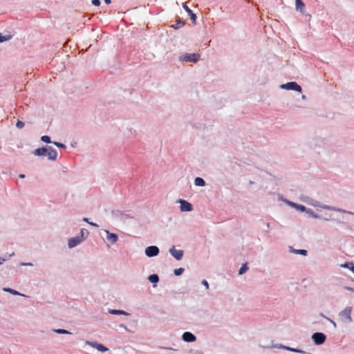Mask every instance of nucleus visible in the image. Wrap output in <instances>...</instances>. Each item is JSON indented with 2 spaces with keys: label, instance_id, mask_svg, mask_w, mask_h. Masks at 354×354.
<instances>
[{
  "label": "nucleus",
  "instance_id": "nucleus-33",
  "mask_svg": "<svg viewBox=\"0 0 354 354\" xmlns=\"http://www.w3.org/2000/svg\"><path fill=\"white\" fill-rule=\"evenodd\" d=\"M298 209H299L301 211H304L305 209V207L304 205H298Z\"/></svg>",
  "mask_w": 354,
  "mask_h": 354
},
{
  "label": "nucleus",
  "instance_id": "nucleus-22",
  "mask_svg": "<svg viewBox=\"0 0 354 354\" xmlns=\"http://www.w3.org/2000/svg\"><path fill=\"white\" fill-rule=\"evenodd\" d=\"M185 25L184 22H182L180 19L176 21V24L174 26L175 29H178Z\"/></svg>",
  "mask_w": 354,
  "mask_h": 354
},
{
  "label": "nucleus",
  "instance_id": "nucleus-28",
  "mask_svg": "<svg viewBox=\"0 0 354 354\" xmlns=\"http://www.w3.org/2000/svg\"><path fill=\"white\" fill-rule=\"evenodd\" d=\"M55 332L59 334H69L70 333V332H68V330H64V329H57V330H55Z\"/></svg>",
  "mask_w": 354,
  "mask_h": 354
},
{
  "label": "nucleus",
  "instance_id": "nucleus-11",
  "mask_svg": "<svg viewBox=\"0 0 354 354\" xmlns=\"http://www.w3.org/2000/svg\"><path fill=\"white\" fill-rule=\"evenodd\" d=\"M183 339L187 342H192L196 340V337L189 332H185L183 335Z\"/></svg>",
  "mask_w": 354,
  "mask_h": 354
},
{
  "label": "nucleus",
  "instance_id": "nucleus-32",
  "mask_svg": "<svg viewBox=\"0 0 354 354\" xmlns=\"http://www.w3.org/2000/svg\"><path fill=\"white\" fill-rule=\"evenodd\" d=\"M202 283L206 287L207 289L209 288V284L206 280H203Z\"/></svg>",
  "mask_w": 354,
  "mask_h": 354
},
{
  "label": "nucleus",
  "instance_id": "nucleus-6",
  "mask_svg": "<svg viewBox=\"0 0 354 354\" xmlns=\"http://www.w3.org/2000/svg\"><path fill=\"white\" fill-rule=\"evenodd\" d=\"M179 203L181 212H190L193 209L192 205L190 203L183 199H180Z\"/></svg>",
  "mask_w": 354,
  "mask_h": 354
},
{
  "label": "nucleus",
  "instance_id": "nucleus-23",
  "mask_svg": "<svg viewBox=\"0 0 354 354\" xmlns=\"http://www.w3.org/2000/svg\"><path fill=\"white\" fill-rule=\"evenodd\" d=\"M4 290H5L6 292H8L12 293V295H20V293H19V292H18L17 291H16V290H12V289H11V288H5V289H4Z\"/></svg>",
  "mask_w": 354,
  "mask_h": 354
},
{
  "label": "nucleus",
  "instance_id": "nucleus-34",
  "mask_svg": "<svg viewBox=\"0 0 354 354\" xmlns=\"http://www.w3.org/2000/svg\"><path fill=\"white\" fill-rule=\"evenodd\" d=\"M89 224L93 225V226L97 227V225L96 223H92V222H89Z\"/></svg>",
  "mask_w": 354,
  "mask_h": 354
},
{
  "label": "nucleus",
  "instance_id": "nucleus-30",
  "mask_svg": "<svg viewBox=\"0 0 354 354\" xmlns=\"http://www.w3.org/2000/svg\"><path fill=\"white\" fill-rule=\"evenodd\" d=\"M54 145H55L57 147H60V148H66V146L65 145L62 144V143H60V142H53Z\"/></svg>",
  "mask_w": 354,
  "mask_h": 354
},
{
  "label": "nucleus",
  "instance_id": "nucleus-13",
  "mask_svg": "<svg viewBox=\"0 0 354 354\" xmlns=\"http://www.w3.org/2000/svg\"><path fill=\"white\" fill-rule=\"evenodd\" d=\"M106 233L107 234L106 239L108 241H109L111 243H115L117 242L118 237L116 234L111 233L109 231H106Z\"/></svg>",
  "mask_w": 354,
  "mask_h": 354
},
{
  "label": "nucleus",
  "instance_id": "nucleus-21",
  "mask_svg": "<svg viewBox=\"0 0 354 354\" xmlns=\"http://www.w3.org/2000/svg\"><path fill=\"white\" fill-rule=\"evenodd\" d=\"M248 270V266H247V263H245V264H243V265L241 267V268H240V270H239V274H243V273H245Z\"/></svg>",
  "mask_w": 354,
  "mask_h": 354
},
{
  "label": "nucleus",
  "instance_id": "nucleus-38",
  "mask_svg": "<svg viewBox=\"0 0 354 354\" xmlns=\"http://www.w3.org/2000/svg\"><path fill=\"white\" fill-rule=\"evenodd\" d=\"M25 177L24 174H20L19 178H24Z\"/></svg>",
  "mask_w": 354,
  "mask_h": 354
},
{
  "label": "nucleus",
  "instance_id": "nucleus-14",
  "mask_svg": "<svg viewBox=\"0 0 354 354\" xmlns=\"http://www.w3.org/2000/svg\"><path fill=\"white\" fill-rule=\"evenodd\" d=\"M109 313L113 315H129V314L124 310H114V309H110L109 310Z\"/></svg>",
  "mask_w": 354,
  "mask_h": 354
},
{
  "label": "nucleus",
  "instance_id": "nucleus-2",
  "mask_svg": "<svg viewBox=\"0 0 354 354\" xmlns=\"http://www.w3.org/2000/svg\"><path fill=\"white\" fill-rule=\"evenodd\" d=\"M201 57L198 53H187L182 57V60L189 62H196Z\"/></svg>",
  "mask_w": 354,
  "mask_h": 354
},
{
  "label": "nucleus",
  "instance_id": "nucleus-20",
  "mask_svg": "<svg viewBox=\"0 0 354 354\" xmlns=\"http://www.w3.org/2000/svg\"><path fill=\"white\" fill-rule=\"evenodd\" d=\"M291 251L295 254H302L304 256L307 255V250H295L292 249Z\"/></svg>",
  "mask_w": 354,
  "mask_h": 354
},
{
  "label": "nucleus",
  "instance_id": "nucleus-17",
  "mask_svg": "<svg viewBox=\"0 0 354 354\" xmlns=\"http://www.w3.org/2000/svg\"><path fill=\"white\" fill-rule=\"evenodd\" d=\"M296 8L297 10H299L301 12H303L305 8V5L301 1V0H296Z\"/></svg>",
  "mask_w": 354,
  "mask_h": 354
},
{
  "label": "nucleus",
  "instance_id": "nucleus-5",
  "mask_svg": "<svg viewBox=\"0 0 354 354\" xmlns=\"http://www.w3.org/2000/svg\"><path fill=\"white\" fill-rule=\"evenodd\" d=\"M159 249L157 246H149L145 249V254L149 257H152L158 255Z\"/></svg>",
  "mask_w": 354,
  "mask_h": 354
},
{
  "label": "nucleus",
  "instance_id": "nucleus-9",
  "mask_svg": "<svg viewBox=\"0 0 354 354\" xmlns=\"http://www.w3.org/2000/svg\"><path fill=\"white\" fill-rule=\"evenodd\" d=\"M46 155L48 156V159L51 160H55L57 156V152L55 149L52 147H48L46 151Z\"/></svg>",
  "mask_w": 354,
  "mask_h": 354
},
{
  "label": "nucleus",
  "instance_id": "nucleus-1",
  "mask_svg": "<svg viewBox=\"0 0 354 354\" xmlns=\"http://www.w3.org/2000/svg\"><path fill=\"white\" fill-rule=\"evenodd\" d=\"M351 307H346L344 310L339 313V316L342 322L344 323H350L352 322L351 318Z\"/></svg>",
  "mask_w": 354,
  "mask_h": 354
},
{
  "label": "nucleus",
  "instance_id": "nucleus-4",
  "mask_svg": "<svg viewBox=\"0 0 354 354\" xmlns=\"http://www.w3.org/2000/svg\"><path fill=\"white\" fill-rule=\"evenodd\" d=\"M312 339L316 344L319 345L325 342L326 336L322 333H315L313 335Z\"/></svg>",
  "mask_w": 354,
  "mask_h": 354
},
{
  "label": "nucleus",
  "instance_id": "nucleus-31",
  "mask_svg": "<svg viewBox=\"0 0 354 354\" xmlns=\"http://www.w3.org/2000/svg\"><path fill=\"white\" fill-rule=\"evenodd\" d=\"M92 3H93L94 6H100V0H93V1H92Z\"/></svg>",
  "mask_w": 354,
  "mask_h": 354
},
{
  "label": "nucleus",
  "instance_id": "nucleus-3",
  "mask_svg": "<svg viewBox=\"0 0 354 354\" xmlns=\"http://www.w3.org/2000/svg\"><path fill=\"white\" fill-rule=\"evenodd\" d=\"M282 88L301 92V87L295 82H288L281 86Z\"/></svg>",
  "mask_w": 354,
  "mask_h": 354
},
{
  "label": "nucleus",
  "instance_id": "nucleus-15",
  "mask_svg": "<svg viewBox=\"0 0 354 354\" xmlns=\"http://www.w3.org/2000/svg\"><path fill=\"white\" fill-rule=\"evenodd\" d=\"M46 151L47 149L45 147L39 148L35 151L34 154L37 156H45Z\"/></svg>",
  "mask_w": 354,
  "mask_h": 354
},
{
  "label": "nucleus",
  "instance_id": "nucleus-7",
  "mask_svg": "<svg viewBox=\"0 0 354 354\" xmlns=\"http://www.w3.org/2000/svg\"><path fill=\"white\" fill-rule=\"evenodd\" d=\"M86 344L93 347V348H97L99 351H101V352H105L109 350V348L107 347H106L104 345L99 344L96 342L86 341Z\"/></svg>",
  "mask_w": 354,
  "mask_h": 354
},
{
  "label": "nucleus",
  "instance_id": "nucleus-8",
  "mask_svg": "<svg viewBox=\"0 0 354 354\" xmlns=\"http://www.w3.org/2000/svg\"><path fill=\"white\" fill-rule=\"evenodd\" d=\"M169 252L176 260H181L183 258V251L181 250H176L174 246L170 248Z\"/></svg>",
  "mask_w": 354,
  "mask_h": 354
},
{
  "label": "nucleus",
  "instance_id": "nucleus-25",
  "mask_svg": "<svg viewBox=\"0 0 354 354\" xmlns=\"http://www.w3.org/2000/svg\"><path fill=\"white\" fill-rule=\"evenodd\" d=\"M184 272V268H180L174 270V274L177 276L180 275Z\"/></svg>",
  "mask_w": 354,
  "mask_h": 354
},
{
  "label": "nucleus",
  "instance_id": "nucleus-18",
  "mask_svg": "<svg viewBox=\"0 0 354 354\" xmlns=\"http://www.w3.org/2000/svg\"><path fill=\"white\" fill-rule=\"evenodd\" d=\"M194 184L196 186H201L202 187V186L205 185V180L202 178L197 177L194 180Z\"/></svg>",
  "mask_w": 354,
  "mask_h": 354
},
{
  "label": "nucleus",
  "instance_id": "nucleus-26",
  "mask_svg": "<svg viewBox=\"0 0 354 354\" xmlns=\"http://www.w3.org/2000/svg\"><path fill=\"white\" fill-rule=\"evenodd\" d=\"M10 38V36H4L1 33H0V42H3L8 40Z\"/></svg>",
  "mask_w": 354,
  "mask_h": 354
},
{
  "label": "nucleus",
  "instance_id": "nucleus-24",
  "mask_svg": "<svg viewBox=\"0 0 354 354\" xmlns=\"http://www.w3.org/2000/svg\"><path fill=\"white\" fill-rule=\"evenodd\" d=\"M41 140L46 142V143H50L51 142L50 141V138L48 136H41Z\"/></svg>",
  "mask_w": 354,
  "mask_h": 354
},
{
  "label": "nucleus",
  "instance_id": "nucleus-12",
  "mask_svg": "<svg viewBox=\"0 0 354 354\" xmlns=\"http://www.w3.org/2000/svg\"><path fill=\"white\" fill-rule=\"evenodd\" d=\"M183 7L185 9V10L189 14V15L191 17L192 21L195 23L196 19V16L195 14L193 13L192 10L187 6L185 3H183Z\"/></svg>",
  "mask_w": 354,
  "mask_h": 354
},
{
  "label": "nucleus",
  "instance_id": "nucleus-35",
  "mask_svg": "<svg viewBox=\"0 0 354 354\" xmlns=\"http://www.w3.org/2000/svg\"><path fill=\"white\" fill-rule=\"evenodd\" d=\"M106 4L111 3V0H104Z\"/></svg>",
  "mask_w": 354,
  "mask_h": 354
},
{
  "label": "nucleus",
  "instance_id": "nucleus-16",
  "mask_svg": "<svg viewBox=\"0 0 354 354\" xmlns=\"http://www.w3.org/2000/svg\"><path fill=\"white\" fill-rule=\"evenodd\" d=\"M341 267L348 268L351 270L353 273H354V264L352 262H346L345 263L341 264Z\"/></svg>",
  "mask_w": 354,
  "mask_h": 354
},
{
  "label": "nucleus",
  "instance_id": "nucleus-27",
  "mask_svg": "<svg viewBox=\"0 0 354 354\" xmlns=\"http://www.w3.org/2000/svg\"><path fill=\"white\" fill-rule=\"evenodd\" d=\"M323 207L324 209H332V210H335V211H339V212H344L343 210L342 209H336L335 207H330V206H328V205H324Z\"/></svg>",
  "mask_w": 354,
  "mask_h": 354
},
{
  "label": "nucleus",
  "instance_id": "nucleus-37",
  "mask_svg": "<svg viewBox=\"0 0 354 354\" xmlns=\"http://www.w3.org/2000/svg\"><path fill=\"white\" fill-rule=\"evenodd\" d=\"M83 220L89 223L88 219L87 218H84Z\"/></svg>",
  "mask_w": 354,
  "mask_h": 354
},
{
  "label": "nucleus",
  "instance_id": "nucleus-29",
  "mask_svg": "<svg viewBox=\"0 0 354 354\" xmlns=\"http://www.w3.org/2000/svg\"><path fill=\"white\" fill-rule=\"evenodd\" d=\"M24 124H25L24 122H23L22 121L18 120L16 124V126L17 128L21 129L24 127Z\"/></svg>",
  "mask_w": 354,
  "mask_h": 354
},
{
  "label": "nucleus",
  "instance_id": "nucleus-19",
  "mask_svg": "<svg viewBox=\"0 0 354 354\" xmlns=\"http://www.w3.org/2000/svg\"><path fill=\"white\" fill-rule=\"evenodd\" d=\"M148 279L151 283H157L159 280V277L157 274H151L149 276Z\"/></svg>",
  "mask_w": 354,
  "mask_h": 354
},
{
  "label": "nucleus",
  "instance_id": "nucleus-36",
  "mask_svg": "<svg viewBox=\"0 0 354 354\" xmlns=\"http://www.w3.org/2000/svg\"><path fill=\"white\" fill-rule=\"evenodd\" d=\"M4 261H5L4 259H2L0 257V265L2 264Z\"/></svg>",
  "mask_w": 354,
  "mask_h": 354
},
{
  "label": "nucleus",
  "instance_id": "nucleus-10",
  "mask_svg": "<svg viewBox=\"0 0 354 354\" xmlns=\"http://www.w3.org/2000/svg\"><path fill=\"white\" fill-rule=\"evenodd\" d=\"M82 241V239H81L79 236L71 239L68 241V247L70 248H74L76 245H79Z\"/></svg>",
  "mask_w": 354,
  "mask_h": 354
}]
</instances>
